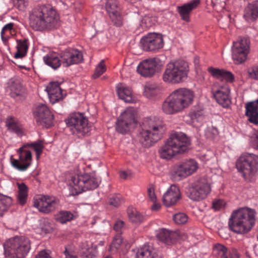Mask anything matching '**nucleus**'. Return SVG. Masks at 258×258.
<instances>
[{
    "instance_id": "nucleus-1",
    "label": "nucleus",
    "mask_w": 258,
    "mask_h": 258,
    "mask_svg": "<svg viewBox=\"0 0 258 258\" xmlns=\"http://www.w3.org/2000/svg\"><path fill=\"white\" fill-rule=\"evenodd\" d=\"M29 23L35 31L51 30L59 26V17L52 7L37 6L29 11Z\"/></svg>"
},
{
    "instance_id": "nucleus-2",
    "label": "nucleus",
    "mask_w": 258,
    "mask_h": 258,
    "mask_svg": "<svg viewBox=\"0 0 258 258\" xmlns=\"http://www.w3.org/2000/svg\"><path fill=\"white\" fill-rule=\"evenodd\" d=\"M194 92L185 88H180L172 91L163 102L162 112L167 115H173L183 111L193 102Z\"/></svg>"
},
{
    "instance_id": "nucleus-3",
    "label": "nucleus",
    "mask_w": 258,
    "mask_h": 258,
    "mask_svg": "<svg viewBox=\"0 0 258 258\" xmlns=\"http://www.w3.org/2000/svg\"><path fill=\"white\" fill-rule=\"evenodd\" d=\"M190 144L189 138L182 132L171 133L165 144L159 150L160 157L169 160L187 152Z\"/></svg>"
},
{
    "instance_id": "nucleus-4",
    "label": "nucleus",
    "mask_w": 258,
    "mask_h": 258,
    "mask_svg": "<svg viewBox=\"0 0 258 258\" xmlns=\"http://www.w3.org/2000/svg\"><path fill=\"white\" fill-rule=\"evenodd\" d=\"M43 59L45 64L54 70H56L61 65L64 67H68L81 62L83 56L82 52L79 50L69 48L60 53L49 52L44 56Z\"/></svg>"
},
{
    "instance_id": "nucleus-5",
    "label": "nucleus",
    "mask_w": 258,
    "mask_h": 258,
    "mask_svg": "<svg viewBox=\"0 0 258 258\" xmlns=\"http://www.w3.org/2000/svg\"><path fill=\"white\" fill-rule=\"evenodd\" d=\"M165 131L166 127L161 121L147 118L143 122L138 139L143 146L149 148L162 138Z\"/></svg>"
},
{
    "instance_id": "nucleus-6",
    "label": "nucleus",
    "mask_w": 258,
    "mask_h": 258,
    "mask_svg": "<svg viewBox=\"0 0 258 258\" xmlns=\"http://www.w3.org/2000/svg\"><path fill=\"white\" fill-rule=\"evenodd\" d=\"M255 211L248 208L234 211L229 218V226L235 232L247 233L255 225Z\"/></svg>"
},
{
    "instance_id": "nucleus-7",
    "label": "nucleus",
    "mask_w": 258,
    "mask_h": 258,
    "mask_svg": "<svg viewBox=\"0 0 258 258\" xmlns=\"http://www.w3.org/2000/svg\"><path fill=\"white\" fill-rule=\"evenodd\" d=\"M188 63L179 60L168 63L162 75L163 81L167 84H177L185 81L188 77Z\"/></svg>"
},
{
    "instance_id": "nucleus-8",
    "label": "nucleus",
    "mask_w": 258,
    "mask_h": 258,
    "mask_svg": "<svg viewBox=\"0 0 258 258\" xmlns=\"http://www.w3.org/2000/svg\"><path fill=\"white\" fill-rule=\"evenodd\" d=\"M31 248L29 239L25 236H15L4 243L7 258H25Z\"/></svg>"
},
{
    "instance_id": "nucleus-9",
    "label": "nucleus",
    "mask_w": 258,
    "mask_h": 258,
    "mask_svg": "<svg viewBox=\"0 0 258 258\" xmlns=\"http://www.w3.org/2000/svg\"><path fill=\"white\" fill-rule=\"evenodd\" d=\"M65 122L71 133L77 138L89 136L92 130V125L84 113H74L65 119Z\"/></svg>"
},
{
    "instance_id": "nucleus-10",
    "label": "nucleus",
    "mask_w": 258,
    "mask_h": 258,
    "mask_svg": "<svg viewBox=\"0 0 258 258\" xmlns=\"http://www.w3.org/2000/svg\"><path fill=\"white\" fill-rule=\"evenodd\" d=\"M101 179L97 176L95 172L78 174L73 176L70 184L72 187L73 194L78 195L89 190L97 188Z\"/></svg>"
},
{
    "instance_id": "nucleus-11",
    "label": "nucleus",
    "mask_w": 258,
    "mask_h": 258,
    "mask_svg": "<svg viewBox=\"0 0 258 258\" xmlns=\"http://www.w3.org/2000/svg\"><path fill=\"white\" fill-rule=\"evenodd\" d=\"M258 157L253 154H242L238 159L236 167L245 179L252 180L257 169Z\"/></svg>"
},
{
    "instance_id": "nucleus-12",
    "label": "nucleus",
    "mask_w": 258,
    "mask_h": 258,
    "mask_svg": "<svg viewBox=\"0 0 258 258\" xmlns=\"http://www.w3.org/2000/svg\"><path fill=\"white\" fill-rule=\"evenodd\" d=\"M211 191V187L208 179L202 177L189 186L188 196L192 201H200L206 199Z\"/></svg>"
},
{
    "instance_id": "nucleus-13",
    "label": "nucleus",
    "mask_w": 258,
    "mask_h": 258,
    "mask_svg": "<svg viewBox=\"0 0 258 258\" xmlns=\"http://www.w3.org/2000/svg\"><path fill=\"white\" fill-rule=\"evenodd\" d=\"M198 168V163L195 160L186 159L175 165L172 167L171 174L175 179L180 180L196 172Z\"/></svg>"
},
{
    "instance_id": "nucleus-14",
    "label": "nucleus",
    "mask_w": 258,
    "mask_h": 258,
    "mask_svg": "<svg viewBox=\"0 0 258 258\" xmlns=\"http://www.w3.org/2000/svg\"><path fill=\"white\" fill-rule=\"evenodd\" d=\"M249 40L245 37L239 38L233 42L232 57L234 62L237 64L244 62L249 52Z\"/></svg>"
},
{
    "instance_id": "nucleus-15",
    "label": "nucleus",
    "mask_w": 258,
    "mask_h": 258,
    "mask_svg": "<svg viewBox=\"0 0 258 258\" xmlns=\"http://www.w3.org/2000/svg\"><path fill=\"white\" fill-rule=\"evenodd\" d=\"M160 61V59L156 57L144 59L138 65L137 72L143 77H152L158 72Z\"/></svg>"
},
{
    "instance_id": "nucleus-16",
    "label": "nucleus",
    "mask_w": 258,
    "mask_h": 258,
    "mask_svg": "<svg viewBox=\"0 0 258 258\" xmlns=\"http://www.w3.org/2000/svg\"><path fill=\"white\" fill-rule=\"evenodd\" d=\"M58 200L54 197L41 196L34 199V206L40 212L48 214L58 207Z\"/></svg>"
},
{
    "instance_id": "nucleus-17",
    "label": "nucleus",
    "mask_w": 258,
    "mask_h": 258,
    "mask_svg": "<svg viewBox=\"0 0 258 258\" xmlns=\"http://www.w3.org/2000/svg\"><path fill=\"white\" fill-rule=\"evenodd\" d=\"M34 113L36 122L39 125L46 128H48L52 125L53 115L45 104L38 105Z\"/></svg>"
},
{
    "instance_id": "nucleus-18",
    "label": "nucleus",
    "mask_w": 258,
    "mask_h": 258,
    "mask_svg": "<svg viewBox=\"0 0 258 258\" xmlns=\"http://www.w3.org/2000/svg\"><path fill=\"white\" fill-rule=\"evenodd\" d=\"M230 89L227 84L220 85L215 83L212 88L213 95L217 102L224 107H227L230 103Z\"/></svg>"
},
{
    "instance_id": "nucleus-19",
    "label": "nucleus",
    "mask_w": 258,
    "mask_h": 258,
    "mask_svg": "<svg viewBox=\"0 0 258 258\" xmlns=\"http://www.w3.org/2000/svg\"><path fill=\"white\" fill-rule=\"evenodd\" d=\"M144 50L155 51L162 48L164 45L163 39L160 34L149 33L143 37L140 41Z\"/></svg>"
},
{
    "instance_id": "nucleus-20",
    "label": "nucleus",
    "mask_w": 258,
    "mask_h": 258,
    "mask_svg": "<svg viewBox=\"0 0 258 258\" xmlns=\"http://www.w3.org/2000/svg\"><path fill=\"white\" fill-rule=\"evenodd\" d=\"M26 147L24 145L19 149L18 152L19 159H15L12 162V166L21 171L26 170L32 164V153L30 151L25 149Z\"/></svg>"
},
{
    "instance_id": "nucleus-21",
    "label": "nucleus",
    "mask_w": 258,
    "mask_h": 258,
    "mask_svg": "<svg viewBox=\"0 0 258 258\" xmlns=\"http://www.w3.org/2000/svg\"><path fill=\"white\" fill-rule=\"evenodd\" d=\"M181 198L179 188L175 185H171L163 196L162 202L167 207L175 205Z\"/></svg>"
},
{
    "instance_id": "nucleus-22",
    "label": "nucleus",
    "mask_w": 258,
    "mask_h": 258,
    "mask_svg": "<svg viewBox=\"0 0 258 258\" xmlns=\"http://www.w3.org/2000/svg\"><path fill=\"white\" fill-rule=\"evenodd\" d=\"M105 9L112 22L117 26H120L122 18L118 11V2L117 0H106Z\"/></svg>"
},
{
    "instance_id": "nucleus-23",
    "label": "nucleus",
    "mask_w": 258,
    "mask_h": 258,
    "mask_svg": "<svg viewBox=\"0 0 258 258\" xmlns=\"http://www.w3.org/2000/svg\"><path fill=\"white\" fill-rule=\"evenodd\" d=\"M45 90L47 92L49 100L52 104L62 100L66 95L62 93L57 82L49 83Z\"/></svg>"
},
{
    "instance_id": "nucleus-24",
    "label": "nucleus",
    "mask_w": 258,
    "mask_h": 258,
    "mask_svg": "<svg viewBox=\"0 0 258 258\" xmlns=\"http://www.w3.org/2000/svg\"><path fill=\"white\" fill-rule=\"evenodd\" d=\"M162 86L160 84L154 82H146L144 86L143 95L149 99H153L162 92Z\"/></svg>"
},
{
    "instance_id": "nucleus-25",
    "label": "nucleus",
    "mask_w": 258,
    "mask_h": 258,
    "mask_svg": "<svg viewBox=\"0 0 258 258\" xmlns=\"http://www.w3.org/2000/svg\"><path fill=\"white\" fill-rule=\"evenodd\" d=\"M200 0H192L181 6L177 7V10L181 19L186 22L189 21V14L200 4Z\"/></svg>"
},
{
    "instance_id": "nucleus-26",
    "label": "nucleus",
    "mask_w": 258,
    "mask_h": 258,
    "mask_svg": "<svg viewBox=\"0 0 258 258\" xmlns=\"http://www.w3.org/2000/svg\"><path fill=\"white\" fill-rule=\"evenodd\" d=\"M177 236L175 232L167 230L165 228L159 229L156 231V237L161 241L167 245L173 243Z\"/></svg>"
},
{
    "instance_id": "nucleus-27",
    "label": "nucleus",
    "mask_w": 258,
    "mask_h": 258,
    "mask_svg": "<svg viewBox=\"0 0 258 258\" xmlns=\"http://www.w3.org/2000/svg\"><path fill=\"white\" fill-rule=\"evenodd\" d=\"M6 126L9 132L16 134L18 136L24 135V129L21 123L12 116H9L6 120Z\"/></svg>"
},
{
    "instance_id": "nucleus-28",
    "label": "nucleus",
    "mask_w": 258,
    "mask_h": 258,
    "mask_svg": "<svg viewBox=\"0 0 258 258\" xmlns=\"http://www.w3.org/2000/svg\"><path fill=\"white\" fill-rule=\"evenodd\" d=\"M136 258H159L152 244L145 243L136 252Z\"/></svg>"
},
{
    "instance_id": "nucleus-29",
    "label": "nucleus",
    "mask_w": 258,
    "mask_h": 258,
    "mask_svg": "<svg viewBox=\"0 0 258 258\" xmlns=\"http://www.w3.org/2000/svg\"><path fill=\"white\" fill-rule=\"evenodd\" d=\"M128 112V108L127 107L124 111L120 115L116 122V131L122 134H125L129 131Z\"/></svg>"
},
{
    "instance_id": "nucleus-30",
    "label": "nucleus",
    "mask_w": 258,
    "mask_h": 258,
    "mask_svg": "<svg viewBox=\"0 0 258 258\" xmlns=\"http://www.w3.org/2000/svg\"><path fill=\"white\" fill-rule=\"evenodd\" d=\"M245 114L249 121L253 124H258V98L246 104Z\"/></svg>"
},
{
    "instance_id": "nucleus-31",
    "label": "nucleus",
    "mask_w": 258,
    "mask_h": 258,
    "mask_svg": "<svg viewBox=\"0 0 258 258\" xmlns=\"http://www.w3.org/2000/svg\"><path fill=\"white\" fill-rule=\"evenodd\" d=\"M211 75L217 79L225 80L227 82L232 83L234 80V75L229 71L224 69H219L212 67L208 69Z\"/></svg>"
},
{
    "instance_id": "nucleus-32",
    "label": "nucleus",
    "mask_w": 258,
    "mask_h": 258,
    "mask_svg": "<svg viewBox=\"0 0 258 258\" xmlns=\"http://www.w3.org/2000/svg\"><path fill=\"white\" fill-rule=\"evenodd\" d=\"M243 17L248 23L254 22L258 18V1H253L247 6Z\"/></svg>"
},
{
    "instance_id": "nucleus-33",
    "label": "nucleus",
    "mask_w": 258,
    "mask_h": 258,
    "mask_svg": "<svg viewBox=\"0 0 258 258\" xmlns=\"http://www.w3.org/2000/svg\"><path fill=\"white\" fill-rule=\"evenodd\" d=\"M8 88L10 91V95L13 98L21 96L24 92L21 82L19 78H12L8 82Z\"/></svg>"
},
{
    "instance_id": "nucleus-34",
    "label": "nucleus",
    "mask_w": 258,
    "mask_h": 258,
    "mask_svg": "<svg viewBox=\"0 0 258 258\" xmlns=\"http://www.w3.org/2000/svg\"><path fill=\"white\" fill-rule=\"evenodd\" d=\"M81 258H96L97 251L96 247H93L91 244L84 243L81 245Z\"/></svg>"
},
{
    "instance_id": "nucleus-35",
    "label": "nucleus",
    "mask_w": 258,
    "mask_h": 258,
    "mask_svg": "<svg viewBox=\"0 0 258 258\" xmlns=\"http://www.w3.org/2000/svg\"><path fill=\"white\" fill-rule=\"evenodd\" d=\"M17 185L18 187V201L20 204L24 205L26 202L28 197V188L23 182H18Z\"/></svg>"
},
{
    "instance_id": "nucleus-36",
    "label": "nucleus",
    "mask_w": 258,
    "mask_h": 258,
    "mask_svg": "<svg viewBox=\"0 0 258 258\" xmlns=\"http://www.w3.org/2000/svg\"><path fill=\"white\" fill-rule=\"evenodd\" d=\"M28 48V40H18L17 52L15 54L16 58H20L25 56Z\"/></svg>"
},
{
    "instance_id": "nucleus-37",
    "label": "nucleus",
    "mask_w": 258,
    "mask_h": 258,
    "mask_svg": "<svg viewBox=\"0 0 258 258\" xmlns=\"http://www.w3.org/2000/svg\"><path fill=\"white\" fill-rule=\"evenodd\" d=\"M74 216L70 211H61L55 214L56 221L61 224L67 223L74 219Z\"/></svg>"
},
{
    "instance_id": "nucleus-38",
    "label": "nucleus",
    "mask_w": 258,
    "mask_h": 258,
    "mask_svg": "<svg viewBox=\"0 0 258 258\" xmlns=\"http://www.w3.org/2000/svg\"><path fill=\"white\" fill-rule=\"evenodd\" d=\"M118 97L125 102H128L129 89L126 85L123 83H119L116 87Z\"/></svg>"
},
{
    "instance_id": "nucleus-39",
    "label": "nucleus",
    "mask_w": 258,
    "mask_h": 258,
    "mask_svg": "<svg viewBox=\"0 0 258 258\" xmlns=\"http://www.w3.org/2000/svg\"><path fill=\"white\" fill-rule=\"evenodd\" d=\"M12 204V199L0 194V216H2L5 211Z\"/></svg>"
},
{
    "instance_id": "nucleus-40",
    "label": "nucleus",
    "mask_w": 258,
    "mask_h": 258,
    "mask_svg": "<svg viewBox=\"0 0 258 258\" xmlns=\"http://www.w3.org/2000/svg\"><path fill=\"white\" fill-rule=\"evenodd\" d=\"M213 252L218 258H229L227 256V249L223 245L216 244L213 248Z\"/></svg>"
},
{
    "instance_id": "nucleus-41",
    "label": "nucleus",
    "mask_w": 258,
    "mask_h": 258,
    "mask_svg": "<svg viewBox=\"0 0 258 258\" xmlns=\"http://www.w3.org/2000/svg\"><path fill=\"white\" fill-rule=\"evenodd\" d=\"M130 128H135L138 126V110L134 106H130Z\"/></svg>"
},
{
    "instance_id": "nucleus-42",
    "label": "nucleus",
    "mask_w": 258,
    "mask_h": 258,
    "mask_svg": "<svg viewBox=\"0 0 258 258\" xmlns=\"http://www.w3.org/2000/svg\"><path fill=\"white\" fill-rule=\"evenodd\" d=\"M143 221V216L136 210H132L130 212V223L137 225L140 224Z\"/></svg>"
},
{
    "instance_id": "nucleus-43",
    "label": "nucleus",
    "mask_w": 258,
    "mask_h": 258,
    "mask_svg": "<svg viewBox=\"0 0 258 258\" xmlns=\"http://www.w3.org/2000/svg\"><path fill=\"white\" fill-rule=\"evenodd\" d=\"M29 146L33 148L34 151L36 152V158L38 159L40 158V156L42 153L43 149L44 148L42 141H38L30 144L24 145V147Z\"/></svg>"
},
{
    "instance_id": "nucleus-44",
    "label": "nucleus",
    "mask_w": 258,
    "mask_h": 258,
    "mask_svg": "<svg viewBox=\"0 0 258 258\" xmlns=\"http://www.w3.org/2000/svg\"><path fill=\"white\" fill-rule=\"evenodd\" d=\"M106 71V66L105 64L104 60H101L100 62L97 65L94 73L92 77L94 79H97L102 75Z\"/></svg>"
},
{
    "instance_id": "nucleus-45",
    "label": "nucleus",
    "mask_w": 258,
    "mask_h": 258,
    "mask_svg": "<svg viewBox=\"0 0 258 258\" xmlns=\"http://www.w3.org/2000/svg\"><path fill=\"white\" fill-rule=\"evenodd\" d=\"M123 239L120 235H116L110 245V251L112 252L116 251L120 245L122 243Z\"/></svg>"
},
{
    "instance_id": "nucleus-46",
    "label": "nucleus",
    "mask_w": 258,
    "mask_h": 258,
    "mask_svg": "<svg viewBox=\"0 0 258 258\" xmlns=\"http://www.w3.org/2000/svg\"><path fill=\"white\" fill-rule=\"evenodd\" d=\"M173 219L177 224L181 225L186 223L188 220V217L184 213H179L173 216Z\"/></svg>"
},
{
    "instance_id": "nucleus-47",
    "label": "nucleus",
    "mask_w": 258,
    "mask_h": 258,
    "mask_svg": "<svg viewBox=\"0 0 258 258\" xmlns=\"http://www.w3.org/2000/svg\"><path fill=\"white\" fill-rule=\"evenodd\" d=\"M205 136L209 139H213L218 135L217 128L213 126H209L205 130Z\"/></svg>"
},
{
    "instance_id": "nucleus-48",
    "label": "nucleus",
    "mask_w": 258,
    "mask_h": 258,
    "mask_svg": "<svg viewBox=\"0 0 258 258\" xmlns=\"http://www.w3.org/2000/svg\"><path fill=\"white\" fill-rule=\"evenodd\" d=\"M14 2L15 5L20 11H24L29 5L28 0H14Z\"/></svg>"
},
{
    "instance_id": "nucleus-49",
    "label": "nucleus",
    "mask_w": 258,
    "mask_h": 258,
    "mask_svg": "<svg viewBox=\"0 0 258 258\" xmlns=\"http://www.w3.org/2000/svg\"><path fill=\"white\" fill-rule=\"evenodd\" d=\"M147 27H151L155 25L156 19L155 17L146 16L143 20Z\"/></svg>"
},
{
    "instance_id": "nucleus-50",
    "label": "nucleus",
    "mask_w": 258,
    "mask_h": 258,
    "mask_svg": "<svg viewBox=\"0 0 258 258\" xmlns=\"http://www.w3.org/2000/svg\"><path fill=\"white\" fill-rule=\"evenodd\" d=\"M225 206V202L222 200H216L213 202V207L215 210H219Z\"/></svg>"
},
{
    "instance_id": "nucleus-51",
    "label": "nucleus",
    "mask_w": 258,
    "mask_h": 258,
    "mask_svg": "<svg viewBox=\"0 0 258 258\" xmlns=\"http://www.w3.org/2000/svg\"><path fill=\"white\" fill-rule=\"evenodd\" d=\"M251 144L255 149H258V130L255 131L251 137Z\"/></svg>"
},
{
    "instance_id": "nucleus-52",
    "label": "nucleus",
    "mask_w": 258,
    "mask_h": 258,
    "mask_svg": "<svg viewBox=\"0 0 258 258\" xmlns=\"http://www.w3.org/2000/svg\"><path fill=\"white\" fill-rule=\"evenodd\" d=\"M248 73L249 77L258 80V67L252 68L249 69Z\"/></svg>"
},
{
    "instance_id": "nucleus-53",
    "label": "nucleus",
    "mask_w": 258,
    "mask_h": 258,
    "mask_svg": "<svg viewBox=\"0 0 258 258\" xmlns=\"http://www.w3.org/2000/svg\"><path fill=\"white\" fill-rule=\"evenodd\" d=\"M65 258H77L76 253L72 249L66 247L64 251Z\"/></svg>"
},
{
    "instance_id": "nucleus-54",
    "label": "nucleus",
    "mask_w": 258,
    "mask_h": 258,
    "mask_svg": "<svg viewBox=\"0 0 258 258\" xmlns=\"http://www.w3.org/2000/svg\"><path fill=\"white\" fill-rule=\"evenodd\" d=\"M13 23H8L6 25H5L2 30V31H1V36H2V38L3 40H4V34L7 31H10L12 29H13Z\"/></svg>"
},
{
    "instance_id": "nucleus-55",
    "label": "nucleus",
    "mask_w": 258,
    "mask_h": 258,
    "mask_svg": "<svg viewBox=\"0 0 258 258\" xmlns=\"http://www.w3.org/2000/svg\"><path fill=\"white\" fill-rule=\"evenodd\" d=\"M40 226L42 230L47 232L49 231V222L47 219H43L40 221Z\"/></svg>"
},
{
    "instance_id": "nucleus-56",
    "label": "nucleus",
    "mask_w": 258,
    "mask_h": 258,
    "mask_svg": "<svg viewBox=\"0 0 258 258\" xmlns=\"http://www.w3.org/2000/svg\"><path fill=\"white\" fill-rule=\"evenodd\" d=\"M148 194L149 199L152 202L156 201L157 198L154 192V189L152 187H150L148 189Z\"/></svg>"
},
{
    "instance_id": "nucleus-57",
    "label": "nucleus",
    "mask_w": 258,
    "mask_h": 258,
    "mask_svg": "<svg viewBox=\"0 0 258 258\" xmlns=\"http://www.w3.org/2000/svg\"><path fill=\"white\" fill-rule=\"evenodd\" d=\"M109 203L111 206L114 207H117L120 204V201L117 197H112L109 199Z\"/></svg>"
},
{
    "instance_id": "nucleus-58",
    "label": "nucleus",
    "mask_w": 258,
    "mask_h": 258,
    "mask_svg": "<svg viewBox=\"0 0 258 258\" xmlns=\"http://www.w3.org/2000/svg\"><path fill=\"white\" fill-rule=\"evenodd\" d=\"M36 258H51V257L47 251L43 250L36 255Z\"/></svg>"
},
{
    "instance_id": "nucleus-59",
    "label": "nucleus",
    "mask_w": 258,
    "mask_h": 258,
    "mask_svg": "<svg viewBox=\"0 0 258 258\" xmlns=\"http://www.w3.org/2000/svg\"><path fill=\"white\" fill-rule=\"evenodd\" d=\"M124 226V222L122 220H117L114 225V229L116 231H119Z\"/></svg>"
},
{
    "instance_id": "nucleus-60",
    "label": "nucleus",
    "mask_w": 258,
    "mask_h": 258,
    "mask_svg": "<svg viewBox=\"0 0 258 258\" xmlns=\"http://www.w3.org/2000/svg\"><path fill=\"white\" fill-rule=\"evenodd\" d=\"M190 117L194 122L196 120L199 121L202 117L199 112H192L190 114Z\"/></svg>"
},
{
    "instance_id": "nucleus-61",
    "label": "nucleus",
    "mask_w": 258,
    "mask_h": 258,
    "mask_svg": "<svg viewBox=\"0 0 258 258\" xmlns=\"http://www.w3.org/2000/svg\"><path fill=\"white\" fill-rule=\"evenodd\" d=\"M153 205L152 207V210L153 211H158L161 208V205L159 203H157L156 201L153 202Z\"/></svg>"
},
{
    "instance_id": "nucleus-62",
    "label": "nucleus",
    "mask_w": 258,
    "mask_h": 258,
    "mask_svg": "<svg viewBox=\"0 0 258 258\" xmlns=\"http://www.w3.org/2000/svg\"><path fill=\"white\" fill-rule=\"evenodd\" d=\"M138 101L137 98L132 96V94L130 93V103H136Z\"/></svg>"
},
{
    "instance_id": "nucleus-63",
    "label": "nucleus",
    "mask_w": 258,
    "mask_h": 258,
    "mask_svg": "<svg viewBox=\"0 0 258 258\" xmlns=\"http://www.w3.org/2000/svg\"><path fill=\"white\" fill-rule=\"evenodd\" d=\"M229 258H239V255L236 251H233Z\"/></svg>"
},
{
    "instance_id": "nucleus-64",
    "label": "nucleus",
    "mask_w": 258,
    "mask_h": 258,
    "mask_svg": "<svg viewBox=\"0 0 258 258\" xmlns=\"http://www.w3.org/2000/svg\"><path fill=\"white\" fill-rule=\"evenodd\" d=\"M127 176V174L125 171H121L120 173V177L122 179H125Z\"/></svg>"
}]
</instances>
